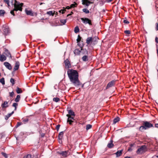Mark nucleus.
<instances>
[{"label": "nucleus", "instance_id": "nucleus-1", "mask_svg": "<svg viewBox=\"0 0 158 158\" xmlns=\"http://www.w3.org/2000/svg\"><path fill=\"white\" fill-rule=\"evenodd\" d=\"M67 74L70 81L75 86H78L81 85L78 79V73L77 71L73 69H68Z\"/></svg>", "mask_w": 158, "mask_h": 158}, {"label": "nucleus", "instance_id": "nucleus-2", "mask_svg": "<svg viewBox=\"0 0 158 158\" xmlns=\"http://www.w3.org/2000/svg\"><path fill=\"white\" fill-rule=\"evenodd\" d=\"M142 125V126H140L139 128V131L141 132L151 127H153L152 124L150 122L146 121H143Z\"/></svg>", "mask_w": 158, "mask_h": 158}, {"label": "nucleus", "instance_id": "nucleus-3", "mask_svg": "<svg viewBox=\"0 0 158 158\" xmlns=\"http://www.w3.org/2000/svg\"><path fill=\"white\" fill-rule=\"evenodd\" d=\"M69 114H67L66 116L68 117L67 122H69L70 125H72V123L74 120V117L75 114L74 112L71 110H67Z\"/></svg>", "mask_w": 158, "mask_h": 158}, {"label": "nucleus", "instance_id": "nucleus-4", "mask_svg": "<svg viewBox=\"0 0 158 158\" xmlns=\"http://www.w3.org/2000/svg\"><path fill=\"white\" fill-rule=\"evenodd\" d=\"M15 3L14 4V8L13 10H11L10 12L11 14L14 16H15L14 11H17L18 10H19L20 11H22V7L23 5V3H21L20 4H19L16 0H15Z\"/></svg>", "mask_w": 158, "mask_h": 158}, {"label": "nucleus", "instance_id": "nucleus-5", "mask_svg": "<svg viewBox=\"0 0 158 158\" xmlns=\"http://www.w3.org/2000/svg\"><path fill=\"white\" fill-rule=\"evenodd\" d=\"M147 151V148L145 145L141 146L136 151L137 154H142Z\"/></svg>", "mask_w": 158, "mask_h": 158}, {"label": "nucleus", "instance_id": "nucleus-6", "mask_svg": "<svg viewBox=\"0 0 158 158\" xmlns=\"http://www.w3.org/2000/svg\"><path fill=\"white\" fill-rule=\"evenodd\" d=\"M81 19L84 24H88L89 25H92L91 20L89 19L86 18H82Z\"/></svg>", "mask_w": 158, "mask_h": 158}, {"label": "nucleus", "instance_id": "nucleus-7", "mask_svg": "<svg viewBox=\"0 0 158 158\" xmlns=\"http://www.w3.org/2000/svg\"><path fill=\"white\" fill-rule=\"evenodd\" d=\"M97 38H98L97 37H94V38L92 37H88L86 40V43L88 45H89L94 41H96L97 40L96 39Z\"/></svg>", "mask_w": 158, "mask_h": 158}, {"label": "nucleus", "instance_id": "nucleus-8", "mask_svg": "<svg viewBox=\"0 0 158 158\" xmlns=\"http://www.w3.org/2000/svg\"><path fill=\"white\" fill-rule=\"evenodd\" d=\"M64 63L65 66V68L67 69H69V68L71 67V65L70 64V62L68 60V59H67L64 61Z\"/></svg>", "mask_w": 158, "mask_h": 158}, {"label": "nucleus", "instance_id": "nucleus-9", "mask_svg": "<svg viewBox=\"0 0 158 158\" xmlns=\"http://www.w3.org/2000/svg\"><path fill=\"white\" fill-rule=\"evenodd\" d=\"M116 81V80H112L109 82L106 87V89H107L110 87L114 86L115 84Z\"/></svg>", "mask_w": 158, "mask_h": 158}, {"label": "nucleus", "instance_id": "nucleus-10", "mask_svg": "<svg viewBox=\"0 0 158 158\" xmlns=\"http://www.w3.org/2000/svg\"><path fill=\"white\" fill-rule=\"evenodd\" d=\"M3 31L4 34L6 35L10 32V29L7 26H5L3 28Z\"/></svg>", "mask_w": 158, "mask_h": 158}, {"label": "nucleus", "instance_id": "nucleus-11", "mask_svg": "<svg viewBox=\"0 0 158 158\" xmlns=\"http://www.w3.org/2000/svg\"><path fill=\"white\" fill-rule=\"evenodd\" d=\"M81 37L79 35L78 36V38L77 40V43L78 45L80 47V48H82L83 46V45L81 44H80L81 41Z\"/></svg>", "mask_w": 158, "mask_h": 158}, {"label": "nucleus", "instance_id": "nucleus-12", "mask_svg": "<svg viewBox=\"0 0 158 158\" xmlns=\"http://www.w3.org/2000/svg\"><path fill=\"white\" fill-rule=\"evenodd\" d=\"M25 10L27 15H29L31 16H34V13L31 10H28L27 9H26Z\"/></svg>", "mask_w": 158, "mask_h": 158}, {"label": "nucleus", "instance_id": "nucleus-13", "mask_svg": "<svg viewBox=\"0 0 158 158\" xmlns=\"http://www.w3.org/2000/svg\"><path fill=\"white\" fill-rule=\"evenodd\" d=\"M82 3L83 5H85L87 6H88L90 3H92L93 2H90L89 0H82Z\"/></svg>", "mask_w": 158, "mask_h": 158}, {"label": "nucleus", "instance_id": "nucleus-14", "mask_svg": "<svg viewBox=\"0 0 158 158\" xmlns=\"http://www.w3.org/2000/svg\"><path fill=\"white\" fill-rule=\"evenodd\" d=\"M20 65V63L19 61H16L15 63V65L14 68V70L15 71L18 70L19 68Z\"/></svg>", "mask_w": 158, "mask_h": 158}, {"label": "nucleus", "instance_id": "nucleus-15", "mask_svg": "<svg viewBox=\"0 0 158 158\" xmlns=\"http://www.w3.org/2000/svg\"><path fill=\"white\" fill-rule=\"evenodd\" d=\"M4 65L5 67L9 70H11L12 69V66L11 64L8 62H5L4 63Z\"/></svg>", "mask_w": 158, "mask_h": 158}, {"label": "nucleus", "instance_id": "nucleus-16", "mask_svg": "<svg viewBox=\"0 0 158 158\" xmlns=\"http://www.w3.org/2000/svg\"><path fill=\"white\" fill-rule=\"evenodd\" d=\"M8 102L5 101L4 103L2 104L1 106L3 108H6L8 107Z\"/></svg>", "mask_w": 158, "mask_h": 158}, {"label": "nucleus", "instance_id": "nucleus-17", "mask_svg": "<svg viewBox=\"0 0 158 158\" xmlns=\"http://www.w3.org/2000/svg\"><path fill=\"white\" fill-rule=\"evenodd\" d=\"M113 140H111L110 141V142L109 143L107 144V147H108V148H111L114 147V145L113 144Z\"/></svg>", "mask_w": 158, "mask_h": 158}, {"label": "nucleus", "instance_id": "nucleus-18", "mask_svg": "<svg viewBox=\"0 0 158 158\" xmlns=\"http://www.w3.org/2000/svg\"><path fill=\"white\" fill-rule=\"evenodd\" d=\"M5 53L6 56L10 57V58H12L11 54L10 53L9 51L7 49H6L5 50Z\"/></svg>", "mask_w": 158, "mask_h": 158}, {"label": "nucleus", "instance_id": "nucleus-19", "mask_svg": "<svg viewBox=\"0 0 158 158\" xmlns=\"http://www.w3.org/2000/svg\"><path fill=\"white\" fill-rule=\"evenodd\" d=\"M6 59V57L4 55H1L0 56V60L2 62L5 60Z\"/></svg>", "mask_w": 158, "mask_h": 158}, {"label": "nucleus", "instance_id": "nucleus-20", "mask_svg": "<svg viewBox=\"0 0 158 158\" xmlns=\"http://www.w3.org/2000/svg\"><path fill=\"white\" fill-rule=\"evenodd\" d=\"M64 133V132L63 131L60 132L59 133L58 135V139H60V140L62 139Z\"/></svg>", "mask_w": 158, "mask_h": 158}, {"label": "nucleus", "instance_id": "nucleus-21", "mask_svg": "<svg viewBox=\"0 0 158 158\" xmlns=\"http://www.w3.org/2000/svg\"><path fill=\"white\" fill-rule=\"evenodd\" d=\"M68 151H63L60 153V154L64 156L67 157L68 156Z\"/></svg>", "mask_w": 158, "mask_h": 158}, {"label": "nucleus", "instance_id": "nucleus-22", "mask_svg": "<svg viewBox=\"0 0 158 158\" xmlns=\"http://www.w3.org/2000/svg\"><path fill=\"white\" fill-rule=\"evenodd\" d=\"M81 52V51L78 49H76L74 51V53L76 55H79Z\"/></svg>", "mask_w": 158, "mask_h": 158}, {"label": "nucleus", "instance_id": "nucleus-23", "mask_svg": "<svg viewBox=\"0 0 158 158\" xmlns=\"http://www.w3.org/2000/svg\"><path fill=\"white\" fill-rule=\"evenodd\" d=\"M120 120V118L118 117H117L115 118L113 120V124H115L117 123Z\"/></svg>", "mask_w": 158, "mask_h": 158}, {"label": "nucleus", "instance_id": "nucleus-24", "mask_svg": "<svg viewBox=\"0 0 158 158\" xmlns=\"http://www.w3.org/2000/svg\"><path fill=\"white\" fill-rule=\"evenodd\" d=\"M122 150L118 151L115 154L116 157H118L121 156L122 154Z\"/></svg>", "mask_w": 158, "mask_h": 158}, {"label": "nucleus", "instance_id": "nucleus-25", "mask_svg": "<svg viewBox=\"0 0 158 158\" xmlns=\"http://www.w3.org/2000/svg\"><path fill=\"white\" fill-rule=\"evenodd\" d=\"M14 113V111H13L11 113L8 114L7 115H6L5 117L6 120H7Z\"/></svg>", "mask_w": 158, "mask_h": 158}, {"label": "nucleus", "instance_id": "nucleus-26", "mask_svg": "<svg viewBox=\"0 0 158 158\" xmlns=\"http://www.w3.org/2000/svg\"><path fill=\"white\" fill-rule=\"evenodd\" d=\"M16 90L18 94H20L22 92V91L21 89L18 87H17Z\"/></svg>", "mask_w": 158, "mask_h": 158}, {"label": "nucleus", "instance_id": "nucleus-27", "mask_svg": "<svg viewBox=\"0 0 158 158\" xmlns=\"http://www.w3.org/2000/svg\"><path fill=\"white\" fill-rule=\"evenodd\" d=\"M155 4V7L156 10L158 11V0H154Z\"/></svg>", "mask_w": 158, "mask_h": 158}, {"label": "nucleus", "instance_id": "nucleus-28", "mask_svg": "<svg viewBox=\"0 0 158 158\" xmlns=\"http://www.w3.org/2000/svg\"><path fill=\"white\" fill-rule=\"evenodd\" d=\"M82 60L83 61H86L88 60V56H84L82 57Z\"/></svg>", "mask_w": 158, "mask_h": 158}, {"label": "nucleus", "instance_id": "nucleus-29", "mask_svg": "<svg viewBox=\"0 0 158 158\" xmlns=\"http://www.w3.org/2000/svg\"><path fill=\"white\" fill-rule=\"evenodd\" d=\"M20 97L19 95L17 96L16 97L15 99V101L16 102H18L20 100Z\"/></svg>", "mask_w": 158, "mask_h": 158}, {"label": "nucleus", "instance_id": "nucleus-30", "mask_svg": "<svg viewBox=\"0 0 158 158\" xmlns=\"http://www.w3.org/2000/svg\"><path fill=\"white\" fill-rule=\"evenodd\" d=\"M79 31V27L77 26H76L74 28V32L75 33H77Z\"/></svg>", "mask_w": 158, "mask_h": 158}, {"label": "nucleus", "instance_id": "nucleus-31", "mask_svg": "<svg viewBox=\"0 0 158 158\" xmlns=\"http://www.w3.org/2000/svg\"><path fill=\"white\" fill-rule=\"evenodd\" d=\"M5 13V12L4 10H0V16H3Z\"/></svg>", "mask_w": 158, "mask_h": 158}, {"label": "nucleus", "instance_id": "nucleus-32", "mask_svg": "<svg viewBox=\"0 0 158 158\" xmlns=\"http://www.w3.org/2000/svg\"><path fill=\"white\" fill-rule=\"evenodd\" d=\"M77 5V4L75 2H74V3L71 4L70 6L71 8H74L76 7Z\"/></svg>", "mask_w": 158, "mask_h": 158}, {"label": "nucleus", "instance_id": "nucleus-33", "mask_svg": "<svg viewBox=\"0 0 158 158\" xmlns=\"http://www.w3.org/2000/svg\"><path fill=\"white\" fill-rule=\"evenodd\" d=\"M0 82L3 85H5V83L4 78L3 77L0 79Z\"/></svg>", "mask_w": 158, "mask_h": 158}, {"label": "nucleus", "instance_id": "nucleus-34", "mask_svg": "<svg viewBox=\"0 0 158 158\" xmlns=\"http://www.w3.org/2000/svg\"><path fill=\"white\" fill-rule=\"evenodd\" d=\"M124 32L127 36L131 34V32L129 30H126L124 31Z\"/></svg>", "mask_w": 158, "mask_h": 158}, {"label": "nucleus", "instance_id": "nucleus-35", "mask_svg": "<svg viewBox=\"0 0 158 158\" xmlns=\"http://www.w3.org/2000/svg\"><path fill=\"white\" fill-rule=\"evenodd\" d=\"M82 11L86 14H88L89 12V11L86 8L83 9Z\"/></svg>", "mask_w": 158, "mask_h": 158}, {"label": "nucleus", "instance_id": "nucleus-36", "mask_svg": "<svg viewBox=\"0 0 158 158\" xmlns=\"http://www.w3.org/2000/svg\"><path fill=\"white\" fill-rule=\"evenodd\" d=\"M92 127V125L90 124H88L86 126V130H88L89 129L91 128Z\"/></svg>", "mask_w": 158, "mask_h": 158}, {"label": "nucleus", "instance_id": "nucleus-37", "mask_svg": "<svg viewBox=\"0 0 158 158\" xmlns=\"http://www.w3.org/2000/svg\"><path fill=\"white\" fill-rule=\"evenodd\" d=\"M18 105V104L16 103H14L12 105V106L15 107V110H16L17 109V106Z\"/></svg>", "mask_w": 158, "mask_h": 158}, {"label": "nucleus", "instance_id": "nucleus-38", "mask_svg": "<svg viewBox=\"0 0 158 158\" xmlns=\"http://www.w3.org/2000/svg\"><path fill=\"white\" fill-rule=\"evenodd\" d=\"M59 98H53V101L56 102H58L60 101Z\"/></svg>", "mask_w": 158, "mask_h": 158}, {"label": "nucleus", "instance_id": "nucleus-39", "mask_svg": "<svg viewBox=\"0 0 158 158\" xmlns=\"http://www.w3.org/2000/svg\"><path fill=\"white\" fill-rule=\"evenodd\" d=\"M47 14L53 16L54 15V13H53L52 11H49L47 12Z\"/></svg>", "mask_w": 158, "mask_h": 158}, {"label": "nucleus", "instance_id": "nucleus-40", "mask_svg": "<svg viewBox=\"0 0 158 158\" xmlns=\"http://www.w3.org/2000/svg\"><path fill=\"white\" fill-rule=\"evenodd\" d=\"M28 121V118H26L23 119L22 122L24 123H27Z\"/></svg>", "mask_w": 158, "mask_h": 158}, {"label": "nucleus", "instance_id": "nucleus-41", "mask_svg": "<svg viewBox=\"0 0 158 158\" xmlns=\"http://www.w3.org/2000/svg\"><path fill=\"white\" fill-rule=\"evenodd\" d=\"M4 2L7 4L8 5V7L10 6V5H9V0H4Z\"/></svg>", "mask_w": 158, "mask_h": 158}, {"label": "nucleus", "instance_id": "nucleus-42", "mask_svg": "<svg viewBox=\"0 0 158 158\" xmlns=\"http://www.w3.org/2000/svg\"><path fill=\"white\" fill-rule=\"evenodd\" d=\"M60 21L63 24H64L66 22V19H61L60 20Z\"/></svg>", "mask_w": 158, "mask_h": 158}, {"label": "nucleus", "instance_id": "nucleus-43", "mask_svg": "<svg viewBox=\"0 0 158 158\" xmlns=\"http://www.w3.org/2000/svg\"><path fill=\"white\" fill-rule=\"evenodd\" d=\"M23 158H31V155L30 154H27L24 156Z\"/></svg>", "mask_w": 158, "mask_h": 158}, {"label": "nucleus", "instance_id": "nucleus-44", "mask_svg": "<svg viewBox=\"0 0 158 158\" xmlns=\"http://www.w3.org/2000/svg\"><path fill=\"white\" fill-rule=\"evenodd\" d=\"M10 82L12 83V85H13L15 84V80L13 78H11L10 80Z\"/></svg>", "mask_w": 158, "mask_h": 158}, {"label": "nucleus", "instance_id": "nucleus-45", "mask_svg": "<svg viewBox=\"0 0 158 158\" xmlns=\"http://www.w3.org/2000/svg\"><path fill=\"white\" fill-rule=\"evenodd\" d=\"M2 154L6 158H7L8 156H7V154L6 153L2 152Z\"/></svg>", "mask_w": 158, "mask_h": 158}, {"label": "nucleus", "instance_id": "nucleus-46", "mask_svg": "<svg viewBox=\"0 0 158 158\" xmlns=\"http://www.w3.org/2000/svg\"><path fill=\"white\" fill-rule=\"evenodd\" d=\"M66 11V10L65 9L61 10L59 11V12L60 13H61L62 14H64L65 11Z\"/></svg>", "mask_w": 158, "mask_h": 158}, {"label": "nucleus", "instance_id": "nucleus-47", "mask_svg": "<svg viewBox=\"0 0 158 158\" xmlns=\"http://www.w3.org/2000/svg\"><path fill=\"white\" fill-rule=\"evenodd\" d=\"M123 22L125 23L126 24H128L129 23V22L127 20V19H124L123 20Z\"/></svg>", "mask_w": 158, "mask_h": 158}, {"label": "nucleus", "instance_id": "nucleus-48", "mask_svg": "<svg viewBox=\"0 0 158 158\" xmlns=\"http://www.w3.org/2000/svg\"><path fill=\"white\" fill-rule=\"evenodd\" d=\"M60 127V125L59 124H58L56 126V129L57 131H59Z\"/></svg>", "mask_w": 158, "mask_h": 158}, {"label": "nucleus", "instance_id": "nucleus-49", "mask_svg": "<svg viewBox=\"0 0 158 158\" xmlns=\"http://www.w3.org/2000/svg\"><path fill=\"white\" fill-rule=\"evenodd\" d=\"M156 30H158V22L156 24Z\"/></svg>", "mask_w": 158, "mask_h": 158}, {"label": "nucleus", "instance_id": "nucleus-50", "mask_svg": "<svg viewBox=\"0 0 158 158\" xmlns=\"http://www.w3.org/2000/svg\"><path fill=\"white\" fill-rule=\"evenodd\" d=\"M21 124H22V123H21L18 122L17 124V125H16L17 127H18L19 126H20L21 125Z\"/></svg>", "mask_w": 158, "mask_h": 158}, {"label": "nucleus", "instance_id": "nucleus-51", "mask_svg": "<svg viewBox=\"0 0 158 158\" xmlns=\"http://www.w3.org/2000/svg\"><path fill=\"white\" fill-rule=\"evenodd\" d=\"M14 94V93L13 92H12L10 93V97H13V95Z\"/></svg>", "mask_w": 158, "mask_h": 158}, {"label": "nucleus", "instance_id": "nucleus-52", "mask_svg": "<svg viewBox=\"0 0 158 158\" xmlns=\"http://www.w3.org/2000/svg\"><path fill=\"white\" fill-rule=\"evenodd\" d=\"M155 42L157 43H158V38L157 37L155 38Z\"/></svg>", "mask_w": 158, "mask_h": 158}, {"label": "nucleus", "instance_id": "nucleus-53", "mask_svg": "<svg viewBox=\"0 0 158 158\" xmlns=\"http://www.w3.org/2000/svg\"><path fill=\"white\" fill-rule=\"evenodd\" d=\"M107 2H110L112 1L113 0H106Z\"/></svg>", "mask_w": 158, "mask_h": 158}, {"label": "nucleus", "instance_id": "nucleus-54", "mask_svg": "<svg viewBox=\"0 0 158 158\" xmlns=\"http://www.w3.org/2000/svg\"><path fill=\"white\" fill-rule=\"evenodd\" d=\"M71 8V6L70 7L69 6H67L66 7V9H68V10L69 9Z\"/></svg>", "mask_w": 158, "mask_h": 158}, {"label": "nucleus", "instance_id": "nucleus-55", "mask_svg": "<svg viewBox=\"0 0 158 158\" xmlns=\"http://www.w3.org/2000/svg\"><path fill=\"white\" fill-rule=\"evenodd\" d=\"M155 127L158 128V124H155Z\"/></svg>", "mask_w": 158, "mask_h": 158}, {"label": "nucleus", "instance_id": "nucleus-56", "mask_svg": "<svg viewBox=\"0 0 158 158\" xmlns=\"http://www.w3.org/2000/svg\"><path fill=\"white\" fill-rule=\"evenodd\" d=\"M125 158H131V157H130V156H127L125 157Z\"/></svg>", "mask_w": 158, "mask_h": 158}, {"label": "nucleus", "instance_id": "nucleus-57", "mask_svg": "<svg viewBox=\"0 0 158 158\" xmlns=\"http://www.w3.org/2000/svg\"><path fill=\"white\" fill-rule=\"evenodd\" d=\"M71 15V14H69L68 15H67V16H70V15Z\"/></svg>", "mask_w": 158, "mask_h": 158}, {"label": "nucleus", "instance_id": "nucleus-58", "mask_svg": "<svg viewBox=\"0 0 158 158\" xmlns=\"http://www.w3.org/2000/svg\"><path fill=\"white\" fill-rule=\"evenodd\" d=\"M71 15L72 14H73V12H71Z\"/></svg>", "mask_w": 158, "mask_h": 158}, {"label": "nucleus", "instance_id": "nucleus-59", "mask_svg": "<svg viewBox=\"0 0 158 158\" xmlns=\"http://www.w3.org/2000/svg\"><path fill=\"white\" fill-rule=\"evenodd\" d=\"M71 15L72 14H73V12H71Z\"/></svg>", "mask_w": 158, "mask_h": 158}, {"label": "nucleus", "instance_id": "nucleus-60", "mask_svg": "<svg viewBox=\"0 0 158 158\" xmlns=\"http://www.w3.org/2000/svg\"><path fill=\"white\" fill-rule=\"evenodd\" d=\"M130 150H131V149H128V151H130Z\"/></svg>", "mask_w": 158, "mask_h": 158}, {"label": "nucleus", "instance_id": "nucleus-61", "mask_svg": "<svg viewBox=\"0 0 158 158\" xmlns=\"http://www.w3.org/2000/svg\"><path fill=\"white\" fill-rule=\"evenodd\" d=\"M130 150H131V149H128V151H130Z\"/></svg>", "mask_w": 158, "mask_h": 158}, {"label": "nucleus", "instance_id": "nucleus-62", "mask_svg": "<svg viewBox=\"0 0 158 158\" xmlns=\"http://www.w3.org/2000/svg\"><path fill=\"white\" fill-rule=\"evenodd\" d=\"M82 50V48H81V50Z\"/></svg>", "mask_w": 158, "mask_h": 158}, {"label": "nucleus", "instance_id": "nucleus-63", "mask_svg": "<svg viewBox=\"0 0 158 158\" xmlns=\"http://www.w3.org/2000/svg\"><path fill=\"white\" fill-rule=\"evenodd\" d=\"M81 42H83V41H82Z\"/></svg>", "mask_w": 158, "mask_h": 158}, {"label": "nucleus", "instance_id": "nucleus-64", "mask_svg": "<svg viewBox=\"0 0 158 158\" xmlns=\"http://www.w3.org/2000/svg\"><path fill=\"white\" fill-rule=\"evenodd\" d=\"M82 87H83V85H82Z\"/></svg>", "mask_w": 158, "mask_h": 158}]
</instances>
